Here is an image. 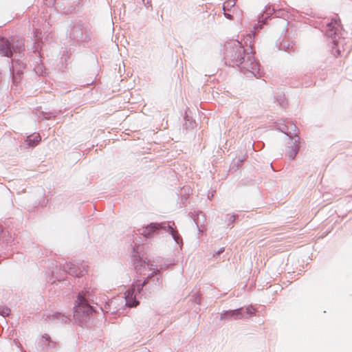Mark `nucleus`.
<instances>
[{
	"label": "nucleus",
	"mask_w": 352,
	"mask_h": 352,
	"mask_svg": "<svg viewBox=\"0 0 352 352\" xmlns=\"http://www.w3.org/2000/svg\"><path fill=\"white\" fill-rule=\"evenodd\" d=\"M250 52L245 50L238 41H232L225 45L224 59L226 65L238 66L245 74L250 73L254 76L259 74L260 65L254 59V52L250 47Z\"/></svg>",
	"instance_id": "1"
},
{
	"label": "nucleus",
	"mask_w": 352,
	"mask_h": 352,
	"mask_svg": "<svg viewBox=\"0 0 352 352\" xmlns=\"http://www.w3.org/2000/svg\"><path fill=\"white\" fill-rule=\"evenodd\" d=\"M94 304L93 296L89 291H82L78 294L74 307V318L80 326L84 325L91 316L97 312Z\"/></svg>",
	"instance_id": "2"
},
{
	"label": "nucleus",
	"mask_w": 352,
	"mask_h": 352,
	"mask_svg": "<svg viewBox=\"0 0 352 352\" xmlns=\"http://www.w3.org/2000/svg\"><path fill=\"white\" fill-rule=\"evenodd\" d=\"M146 265L149 270H153L142 283H139L135 288L134 285L128 289L124 293L125 305L129 307H135L139 305L138 300V295L140 294L143 287L149 283V279L152 278L155 275L160 274V270H158L157 265L150 264L149 261H146Z\"/></svg>",
	"instance_id": "3"
},
{
	"label": "nucleus",
	"mask_w": 352,
	"mask_h": 352,
	"mask_svg": "<svg viewBox=\"0 0 352 352\" xmlns=\"http://www.w3.org/2000/svg\"><path fill=\"white\" fill-rule=\"evenodd\" d=\"M175 223L173 221H164L161 223H151L146 227L139 229L138 231L146 238L152 237L154 233L163 230L169 232L174 241L179 245H182V238L174 228Z\"/></svg>",
	"instance_id": "4"
},
{
	"label": "nucleus",
	"mask_w": 352,
	"mask_h": 352,
	"mask_svg": "<svg viewBox=\"0 0 352 352\" xmlns=\"http://www.w3.org/2000/svg\"><path fill=\"white\" fill-rule=\"evenodd\" d=\"M67 38L74 45H80L90 40L87 25L81 20L72 21L67 30Z\"/></svg>",
	"instance_id": "5"
},
{
	"label": "nucleus",
	"mask_w": 352,
	"mask_h": 352,
	"mask_svg": "<svg viewBox=\"0 0 352 352\" xmlns=\"http://www.w3.org/2000/svg\"><path fill=\"white\" fill-rule=\"evenodd\" d=\"M338 26L339 24L337 21H331L327 24L324 30L326 36L331 41L332 52L335 56H340L341 51L344 50L345 39L339 36Z\"/></svg>",
	"instance_id": "6"
},
{
	"label": "nucleus",
	"mask_w": 352,
	"mask_h": 352,
	"mask_svg": "<svg viewBox=\"0 0 352 352\" xmlns=\"http://www.w3.org/2000/svg\"><path fill=\"white\" fill-rule=\"evenodd\" d=\"M25 50L24 43L23 41H18V44H14V40L12 43L3 36H0V54L2 56L10 57L14 52H19Z\"/></svg>",
	"instance_id": "7"
},
{
	"label": "nucleus",
	"mask_w": 352,
	"mask_h": 352,
	"mask_svg": "<svg viewBox=\"0 0 352 352\" xmlns=\"http://www.w3.org/2000/svg\"><path fill=\"white\" fill-rule=\"evenodd\" d=\"M244 316V309L243 307L223 311L220 316V319L223 320H239Z\"/></svg>",
	"instance_id": "8"
},
{
	"label": "nucleus",
	"mask_w": 352,
	"mask_h": 352,
	"mask_svg": "<svg viewBox=\"0 0 352 352\" xmlns=\"http://www.w3.org/2000/svg\"><path fill=\"white\" fill-rule=\"evenodd\" d=\"M55 2L57 4L62 3L60 8L65 14L72 13L80 4V0H55Z\"/></svg>",
	"instance_id": "9"
},
{
	"label": "nucleus",
	"mask_w": 352,
	"mask_h": 352,
	"mask_svg": "<svg viewBox=\"0 0 352 352\" xmlns=\"http://www.w3.org/2000/svg\"><path fill=\"white\" fill-rule=\"evenodd\" d=\"M292 144L291 146H288L286 149V155L288 156L291 160H294L300 149V138L296 137L295 140H293Z\"/></svg>",
	"instance_id": "10"
},
{
	"label": "nucleus",
	"mask_w": 352,
	"mask_h": 352,
	"mask_svg": "<svg viewBox=\"0 0 352 352\" xmlns=\"http://www.w3.org/2000/svg\"><path fill=\"white\" fill-rule=\"evenodd\" d=\"M63 269L65 272L72 276L77 277L82 276V271L72 263H65L63 265Z\"/></svg>",
	"instance_id": "11"
},
{
	"label": "nucleus",
	"mask_w": 352,
	"mask_h": 352,
	"mask_svg": "<svg viewBox=\"0 0 352 352\" xmlns=\"http://www.w3.org/2000/svg\"><path fill=\"white\" fill-rule=\"evenodd\" d=\"M297 126L292 122H288L283 126L282 131L285 133L289 138L295 140V138L299 137L296 133Z\"/></svg>",
	"instance_id": "12"
},
{
	"label": "nucleus",
	"mask_w": 352,
	"mask_h": 352,
	"mask_svg": "<svg viewBox=\"0 0 352 352\" xmlns=\"http://www.w3.org/2000/svg\"><path fill=\"white\" fill-rule=\"evenodd\" d=\"M48 320L55 323L66 324L70 320L69 317L59 312H56L47 316Z\"/></svg>",
	"instance_id": "13"
},
{
	"label": "nucleus",
	"mask_w": 352,
	"mask_h": 352,
	"mask_svg": "<svg viewBox=\"0 0 352 352\" xmlns=\"http://www.w3.org/2000/svg\"><path fill=\"white\" fill-rule=\"evenodd\" d=\"M146 260H143L140 256H133V263L135 267V269L137 270V272H140L142 270V267H144L146 265Z\"/></svg>",
	"instance_id": "14"
},
{
	"label": "nucleus",
	"mask_w": 352,
	"mask_h": 352,
	"mask_svg": "<svg viewBox=\"0 0 352 352\" xmlns=\"http://www.w3.org/2000/svg\"><path fill=\"white\" fill-rule=\"evenodd\" d=\"M43 342H45L47 343H42L43 345L47 346V349H54L56 346V343L51 340L50 336L48 334H44L42 338Z\"/></svg>",
	"instance_id": "15"
},
{
	"label": "nucleus",
	"mask_w": 352,
	"mask_h": 352,
	"mask_svg": "<svg viewBox=\"0 0 352 352\" xmlns=\"http://www.w3.org/2000/svg\"><path fill=\"white\" fill-rule=\"evenodd\" d=\"M151 282L153 285L157 289L162 287V280L160 274L154 276L152 278L149 279V283Z\"/></svg>",
	"instance_id": "16"
},
{
	"label": "nucleus",
	"mask_w": 352,
	"mask_h": 352,
	"mask_svg": "<svg viewBox=\"0 0 352 352\" xmlns=\"http://www.w3.org/2000/svg\"><path fill=\"white\" fill-rule=\"evenodd\" d=\"M275 102H276L280 107L285 108L287 106V102L285 100V95L279 94L274 96Z\"/></svg>",
	"instance_id": "17"
},
{
	"label": "nucleus",
	"mask_w": 352,
	"mask_h": 352,
	"mask_svg": "<svg viewBox=\"0 0 352 352\" xmlns=\"http://www.w3.org/2000/svg\"><path fill=\"white\" fill-rule=\"evenodd\" d=\"M41 140V138L39 134H36L33 138L31 136L28 137V142L29 146H36L40 141Z\"/></svg>",
	"instance_id": "18"
},
{
	"label": "nucleus",
	"mask_w": 352,
	"mask_h": 352,
	"mask_svg": "<svg viewBox=\"0 0 352 352\" xmlns=\"http://www.w3.org/2000/svg\"><path fill=\"white\" fill-rule=\"evenodd\" d=\"M236 0H228L226 1H225L223 3V11L226 10H230V8H232L234 6V5L236 4Z\"/></svg>",
	"instance_id": "19"
},
{
	"label": "nucleus",
	"mask_w": 352,
	"mask_h": 352,
	"mask_svg": "<svg viewBox=\"0 0 352 352\" xmlns=\"http://www.w3.org/2000/svg\"><path fill=\"white\" fill-rule=\"evenodd\" d=\"M10 312V309L3 305H0V315L2 316H8Z\"/></svg>",
	"instance_id": "20"
},
{
	"label": "nucleus",
	"mask_w": 352,
	"mask_h": 352,
	"mask_svg": "<svg viewBox=\"0 0 352 352\" xmlns=\"http://www.w3.org/2000/svg\"><path fill=\"white\" fill-rule=\"evenodd\" d=\"M281 48L284 49L285 51L288 52L289 53L291 51L294 52V46L291 45L289 43H281Z\"/></svg>",
	"instance_id": "21"
},
{
	"label": "nucleus",
	"mask_w": 352,
	"mask_h": 352,
	"mask_svg": "<svg viewBox=\"0 0 352 352\" xmlns=\"http://www.w3.org/2000/svg\"><path fill=\"white\" fill-rule=\"evenodd\" d=\"M193 301L195 303L199 305L201 303V298L200 294L198 292H196L192 295Z\"/></svg>",
	"instance_id": "22"
},
{
	"label": "nucleus",
	"mask_w": 352,
	"mask_h": 352,
	"mask_svg": "<svg viewBox=\"0 0 352 352\" xmlns=\"http://www.w3.org/2000/svg\"><path fill=\"white\" fill-rule=\"evenodd\" d=\"M236 217V216L235 214L228 215L226 219L228 225L230 226V224H232L235 221Z\"/></svg>",
	"instance_id": "23"
},
{
	"label": "nucleus",
	"mask_w": 352,
	"mask_h": 352,
	"mask_svg": "<svg viewBox=\"0 0 352 352\" xmlns=\"http://www.w3.org/2000/svg\"><path fill=\"white\" fill-rule=\"evenodd\" d=\"M3 234V227L1 226H0V239H2L3 241H6V244L8 245L10 243H11L10 241V239H4V236H1L2 234Z\"/></svg>",
	"instance_id": "24"
},
{
	"label": "nucleus",
	"mask_w": 352,
	"mask_h": 352,
	"mask_svg": "<svg viewBox=\"0 0 352 352\" xmlns=\"http://www.w3.org/2000/svg\"><path fill=\"white\" fill-rule=\"evenodd\" d=\"M254 311H255V309L252 306L248 307L245 309V312L250 315L254 314Z\"/></svg>",
	"instance_id": "25"
},
{
	"label": "nucleus",
	"mask_w": 352,
	"mask_h": 352,
	"mask_svg": "<svg viewBox=\"0 0 352 352\" xmlns=\"http://www.w3.org/2000/svg\"><path fill=\"white\" fill-rule=\"evenodd\" d=\"M225 251V248L223 247L219 249V250H217V252H215V253L213 254V257L215 256V255H219L221 254V253H223V252Z\"/></svg>",
	"instance_id": "26"
},
{
	"label": "nucleus",
	"mask_w": 352,
	"mask_h": 352,
	"mask_svg": "<svg viewBox=\"0 0 352 352\" xmlns=\"http://www.w3.org/2000/svg\"><path fill=\"white\" fill-rule=\"evenodd\" d=\"M243 159H237L236 160V168H239L243 164Z\"/></svg>",
	"instance_id": "27"
},
{
	"label": "nucleus",
	"mask_w": 352,
	"mask_h": 352,
	"mask_svg": "<svg viewBox=\"0 0 352 352\" xmlns=\"http://www.w3.org/2000/svg\"><path fill=\"white\" fill-rule=\"evenodd\" d=\"M223 13H224L225 16H226L227 19H232V16L230 14L226 13V10L224 11V12H223Z\"/></svg>",
	"instance_id": "28"
},
{
	"label": "nucleus",
	"mask_w": 352,
	"mask_h": 352,
	"mask_svg": "<svg viewBox=\"0 0 352 352\" xmlns=\"http://www.w3.org/2000/svg\"><path fill=\"white\" fill-rule=\"evenodd\" d=\"M274 12V9L273 8L272 10L270 8H269L268 10H266V14H272V12Z\"/></svg>",
	"instance_id": "29"
},
{
	"label": "nucleus",
	"mask_w": 352,
	"mask_h": 352,
	"mask_svg": "<svg viewBox=\"0 0 352 352\" xmlns=\"http://www.w3.org/2000/svg\"><path fill=\"white\" fill-rule=\"evenodd\" d=\"M170 264H171V263H170V264H166V265H161V266H160V269H159V270H160V271H161V270H164V269H166V268L168 267V265H170Z\"/></svg>",
	"instance_id": "30"
},
{
	"label": "nucleus",
	"mask_w": 352,
	"mask_h": 352,
	"mask_svg": "<svg viewBox=\"0 0 352 352\" xmlns=\"http://www.w3.org/2000/svg\"><path fill=\"white\" fill-rule=\"evenodd\" d=\"M199 215L200 214H199L198 217H197V220L195 219V223H196L197 227H199Z\"/></svg>",
	"instance_id": "31"
},
{
	"label": "nucleus",
	"mask_w": 352,
	"mask_h": 352,
	"mask_svg": "<svg viewBox=\"0 0 352 352\" xmlns=\"http://www.w3.org/2000/svg\"><path fill=\"white\" fill-rule=\"evenodd\" d=\"M145 5L148 4L149 3L148 0H143Z\"/></svg>",
	"instance_id": "32"
},
{
	"label": "nucleus",
	"mask_w": 352,
	"mask_h": 352,
	"mask_svg": "<svg viewBox=\"0 0 352 352\" xmlns=\"http://www.w3.org/2000/svg\"><path fill=\"white\" fill-rule=\"evenodd\" d=\"M200 214L201 215L202 217H204V214H203L202 212H201Z\"/></svg>",
	"instance_id": "33"
}]
</instances>
